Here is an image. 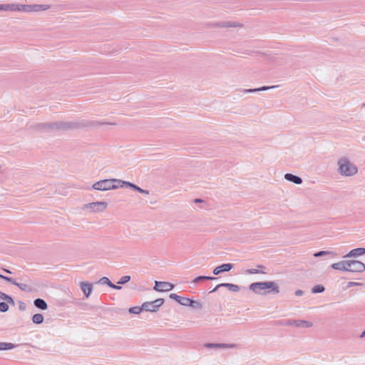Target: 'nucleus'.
<instances>
[{"mask_svg":"<svg viewBox=\"0 0 365 365\" xmlns=\"http://www.w3.org/2000/svg\"><path fill=\"white\" fill-rule=\"evenodd\" d=\"M86 126H88V123L85 121H56L36 123L31 128L38 133H50L61 130H76Z\"/></svg>","mask_w":365,"mask_h":365,"instance_id":"f257e3e1","label":"nucleus"},{"mask_svg":"<svg viewBox=\"0 0 365 365\" xmlns=\"http://www.w3.org/2000/svg\"><path fill=\"white\" fill-rule=\"evenodd\" d=\"M48 4H0V10L4 11H23L26 13L38 12L50 9Z\"/></svg>","mask_w":365,"mask_h":365,"instance_id":"f03ea898","label":"nucleus"},{"mask_svg":"<svg viewBox=\"0 0 365 365\" xmlns=\"http://www.w3.org/2000/svg\"><path fill=\"white\" fill-rule=\"evenodd\" d=\"M337 173L343 177H352L358 173V168L347 157H341L337 160Z\"/></svg>","mask_w":365,"mask_h":365,"instance_id":"7ed1b4c3","label":"nucleus"},{"mask_svg":"<svg viewBox=\"0 0 365 365\" xmlns=\"http://www.w3.org/2000/svg\"><path fill=\"white\" fill-rule=\"evenodd\" d=\"M249 288L258 294H267L271 292L275 294L279 292V286L274 282H253L250 285Z\"/></svg>","mask_w":365,"mask_h":365,"instance_id":"20e7f679","label":"nucleus"},{"mask_svg":"<svg viewBox=\"0 0 365 365\" xmlns=\"http://www.w3.org/2000/svg\"><path fill=\"white\" fill-rule=\"evenodd\" d=\"M108 208V203L103 201L90 202L83 205V209L90 212H103Z\"/></svg>","mask_w":365,"mask_h":365,"instance_id":"39448f33","label":"nucleus"},{"mask_svg":"<svg viewBox=\"0 0 365 365\" xmlns=\"http://www.w3.org/2000/svg\"><path fill=\"white\" fill-rule=\"evenodd\" d=\"M117 181L111 180V179H105L95 182L92 185V188L96 190L107 191L115 187L113 183Z\"/></svg>","mask_w":365,"mask_h":365,"instance_id":"423d86ee","label":"nucleus"},{"mask_svg":"<svg viewBox=\"0 0 365 365\" xmlns=\"http://www.w3.org/2000/svg\"><path fill=\"white\" fill-rule=\"evenodd\" d=\"M347 270L351 272H362L365 270V264L358 260H347Z\"/></svg>","mask_w":365,"mask_h":365,"instance_id":"0eeeda50","label":"nucleus"},{"mask_svg":"<svg viewBox=\"0 0 365 365\" xmlns=\"http://www.w3.org/2000/svg\"><path fill=\"white\" fill-rule=\"evenodd\" d=\"M164 303V299L162 298L157 299L153 302H144L143 305V309L147 312H155L158 311V308L161 307Z\"/></svg>","mask_w":365,"mask_h":365,"instance_id":"6e6552de","label":"nucleus"},{"mask_svg":"<svg viewBox=\"0 0 365 365\" xmlns=\"http://www.w3.org/2000/svg\"><path fill=\"white\" fill-rule=\"evenodd\" d=\"M174 288V284L168 282H155L153 289L157 292H168Z\"/></svg>","mask_w":365,"mask_h":365,"instance_id":"1a4fd4ad","label":"nucleus"},{"mask_svg":"<svg viewBox=\"0 0 365 365\" xmlns=\"http://www.w3.org/2000/svg\"><path fill=\"white\" fill-rule=\"evenodd\" d=\"M204 347L207 349H234L237 346L236 344H223V343H206Z\"/></svg>","mask_w":365,"mask_h":365,"instance_id":"9d476101","label":"nucleus"},{"mask_svg":"<svg viewBox=\"0 0 365 365\" xmlns=\"http://www.w3.org/2000/svg\"><path fill=\"white\" fill-rule=\"evenodd\" d=\"M288 326H293L295 327L309 328L313 326V323L306 320H294L289 319L286 323Z\"/></svg>","mask_w":365,"mask_h":365,"instance_id":"9b49d317","label":"nucleus"},{"mask_svg":"<svg viewBox=\"0 0 365 365\" xmlns=\"http://www.w3.org/2000/svg\"><path fill=\"white\" fill-rule=\"evenodd\" d=\"M233 267L234 265L230 263L222 264L213 269V274L215 275H218L222 272H229L233 268Z\"/></svg>","mask_w":365,"mask_h":365,"instance_id":"f8f14e48","label":"nucleus"},{"mask_svg":"<svg viewBox=\"0 0 365 365\" xmlns=\"http://www.w3.org/2000/svg\"><path fill=\"white\" fill-rule=\"evenodd\" d=\"M221 287H226L230 291L233 292H237L240 289V287L237 284H230V283H222V284L217 285L210 292H215L218 288H220Z\"/></svg>","mask_w":365,"mask_h":365,"instance_id":"ddd939ff","label":"nucleus"},{"mask_svg":"<svg viewBox=\"0 0 365 365\" xmlns=\"http://www.w3.org/2000/svg\"><path fill=\"white\" fill-rule=\"evenodd\" d=\"M365 255V248L359 247L351 250L348 254L344 256V258L356 257Z\"/></svg>","mask_w":365,"mask_h":365,"instance_id":"4468645a","label":"nucleus"},{"mask_svg":"<svg viewBox=\"0 0 365 365\" xmlns=\"http://www.w3.org/2000/svg\"><path fill=\"white\" fill-rule=\"evenodd\" d=\"M278 87H279L278 85L272 86H262V87L257 88L244 89L242 91V92L244 93H257L259 91H267V90L278 88Z\"/></svg>","mask_w":365,"mask_h":365,"instance_id":"2eb2a0df","label":"nucleus"},{"mask_svg":"<svg viewBox=\"0 0 365 365\" xmlns=\"http://www.w3.org/2000/svg\"><path fill=\"white\" fill-rule=\"evenodd\" d=\"M284 179L296 185H300L302 183V179L300 177L292 173H286L284 175Z\"/></svg>","mask_w":365,"mask_h":365,"instance_id":"dca6fc26","label":"nucleus"},{"mask_svg":"<svg viewBox=\"0 0 365 365\" xmlns=\"http://www.w3.org/2000/svg\"><path fill=\"white\" fill-rule=\"evenodd\" d=\"M81 289L84 293L86 297H88L92 292V285L91 284L87 282H82L80 283Z\"/></svg>","mask_w":365,"mask_h":365,"instance_id":"f3484780","label":"nucleus"},{"mask_svg":"<svg viewBox=\"0 0 365 365\" xmlns=\"http://www.w3.org/2000/svg\"><path fill=\"white\" fill-rule=\"evenodd\" d=\"M347 260L341 261L334 263L331 265V268L336 270L346 272Z\"/></svg>","mask_w":365,"mask_h":365,"instance_id":"a211bd4d","label":"nucleus"},{"mask_svg":"<svg viewBox=\"0 0 365 365\" xmlns=\"http://www.w3.org/2000/svg\"><path fill=\"white\" fill-rule=\"evenodd\" d=\"M170 298L175 300L179 304H180L181 305H183V306L187 305V304L188 302V299H189V298L182 297L178 296V294H174V293H172L170 294Z\"/></svg>","mask_w":365,"mask_h":365,"instance_id":"6ab92c4d","label":"nucleus"},{"mask_svg":"<svg viewBox=\"0 0 365 365\" xmlns=\"http://www.w3.org/2000/svg\"><path fill=\"white\" fill-rule=\"evenodd\" d=\"M34 306L39 309H41V310H46L48 308V304L46 302V301L43 299H40V298H38V299H36L34 301Z\"/></svg>","mask_w":365,"mask_h":365,"instance_id":"aec40b11","label":"nucleus"},{"mask_svg":"<svg viewBox=\"0 0 365 365\" xmlns=\"http://www.w3.org/2000/svg\"><path fill=\"white\" fill-rule=\"evenodd\" d=\"M215 26L220 28H229L240 26V25L232 21H223L216 24Z\"/></svg>","mask_w":365,"mask_h":365,"instance_id":"412c9836","label":"nucleus"},{"mask_svg":"<svg viewBox=\"0 0 365 365\" xmlns=\"http://www.w3.org/2000/svg\"><path fill=\"white\" fill-rule=\"evenodd\" d=\"M127 187L132 188L134 190L138 191L142 194L148 195L150 193L149 190H143V189L140 188V187L137 186L136 185H135L132 182H130L128 183H127Z\"/></svg>","mask_w":365,"mask_h":365,"instance_id":"4be33fe9","label":"nucleus"},{"mask_svg":"<svg viewBox=\"0 0 365 365\" xmlns=\"http://www.w3.org/2000/svg\"><path fill=\"white\" fill-rule=\"evenodd\" d=\"M11 284L17 286L21 290L24 292H31L32 289L29 285L24 283H18L15 279L14 282Z\"/></svg>","mask_w":365,"mask_h":365,"instance_id":"5701e85b","label":"nucleus"},{"mask_svg":"<svg viewBox=\"0 0 365 365\" xmlns=\"http://www.w3.org/2000/svg\"><path fill=\"white\" fill-rule=\"evenodd\" d=\"M111 180L117 181V182L113 183V185H115V187L112 188V190H115L118 187H123L124 186L127 187V183L129 182L127 181H124V180H118V179H114V178L111 179Z\"/></svg>","mask_w":365,"mask_h":365,"instance_id":"b1692460","label":"nucleus"},{"mask_svg":"<svg viewBox=\"0 0 365 365\" xmlns=\"http://www.w3.org/2000/svg\"><path fill=\"white\" fill-rule=\"evenodd\" d=\"M217 278L214 277H209V276H199L196 278H195L193 280H192V283H198V282H201L202 281H205V280H214V279H216Z\"/></svg>","mask_w":365,"mask_h":365,"instance_id":"393cba45","label":"nucleus"},{"mask_svg":"<svg viewBox=\"0 0 365 365\" xmlns=\"http://www.w3.org/2000/svg\"><path fill=\"white\" fill-rule=\"evenodd\" d=\"M32 322L34 324H41L43 322V316L41 314H35L32 317Z\"/></svg>","mask_w":365,"mask_h":365,"instance_id":"a878e982","label":"nucleus"},{"mask_svg":"<svg viewBox=\"0 0 365 365\" xmlns=\"http://www.w3.org/2000/svg\"><path fill=\"white\" fill-rule=\"evenodd\" d=\"M0 299L6 302V303L14 305V301L13 298L5 293L0 292Z\"/></svg>","mask_w":365,"mask_h":365,"instance_id":"bb28decb","label":"nucleus"},{"mask_svg":"<svg viewBox=\"0 0 365 365\" xmlns=\"http://www.w3.org/2000/svg\"><path fill=\"white\" fill-rule=\"evenodd\" d=\"M15 347V345L12 343L0 342V350H9L12 349Z\"/></svg>","mask_w":365,"mask_h":365,"instance_id":"cd10ccee","label":"nucleus"},{"mask_svg":"<svg viewBox=\"0 0 365 365\" xmlns=\"http://www.w3.org/2000/svg\"><path fill=\"white\" fill-rule=\"evenodd\" d=\"M186 307H191L193 308L200 309V308H202V304L197 301H195V300L189 299Z\"/></svg>","mask_w":365,"mask_h":365,"instance_id":"c85d7f7f","label":"nucleus"},{"mask_svg":"<svg viewBox=\"0 0 365 365\" xmlns=\"http://www.w3.org/2000/svg\"><path fill=\"white\" fill-rule=\"evenodd\" d=\"M328 255H331L333 256L336 255L335 253H334L333 252H329V251H319V252H315L313 255L314 257H320L326 256Z\"/></svg>","mask_w":365,"mask_h":365,"instance_id":"c756f323","label":"nucleus"},{"mask_svg":"<svg viewBox=\"0 0 365 365\" xmlns=\"http://www.w3.org/2000/svg\"><path fill=\"white\" fill-rule=\"evenodd\" d=\"M324 287L322 284H317L312 287V292L313 293H322L324 291Z\"/></svg>","mask_w":365,"mask_h":365,"instance_id":"7c9ffc66","label":"nucleus"},{"mask_svg":"<svg viewBox=\"0 0 365 365\" xmlns=\"http://www.w3.org/2000/svg\"><path fill=\"white\" fill-rule=\"evenodd\" d=\"M98 283L101 284H107L108 286L110 287L111 284H112V282L110 281V279L106 277H101Z\"/></svg>","mask_w":365,"mask_h":365,"instance_id":"2f4dec72","label":"nucleus"},{"mask_svg":"<svg viewBox=\"0 0 365 365\" xmlns=\"http://www.w3.org/2000/svg\"><path fill=\"white\" fill-rule=\"evenodd\" d=\"M143 305L141 307H133L129 309V312L131 314H140L142 311Z\"/></svg>","mask_w":365,"mask_h":365,"instance_id":"473e14b6","label":"nucleus"},{"mask_svg":"<svg viewBox=\"0 0 365 365\" xmlns=\"http://www.w3.org/2000/svg\"><path fill=\"white\" fill-rule=\"evenodd\" d=\"M130 280V277L128 275H125L122 277L120 280L117 282L118 284H124L128 282Z\"/></svg>","mask_w":365,"mask_h":365,"instance_id":"72a5a7b5","label":"nucleus"},{"mask_svg":"<svg viewBox=\"0 0 365 365\" xmlns=\"http://www.w3.org/2000/svg\"><path fill=\"white\" fill-rule=\"evenodd\" d=\"M9 310V305L6 302H0V312H6Z\"/></svg>","mask_w":365,"mask_h":365,"instance_id":"f704fd0d","label":"nucleus"},{"mask_svg":"<svg viewBox=\"0 0 365 365\" xmlns=\"http://www.w3.org/2000/svg\"><path fill=\"white\" fill-rule=\"evenodd\" d=\"M246 272L247 274H258V273L265 274L266 273L265 272H264L262 270L257 269H247L246 271Z\"/></svg>","mask_w":365,"mask_h":365,"instance_id":"c9c22d12","label":"nucleus"},{"mask_svg":"<svg viewBox=\"0 0 365 365\" xmlns=\"http://www.w3.org/2000/svg\"><path fill=\"white\" fill-rule=\"evenodd\" d=\"M363 285H364V284H362V283L355 282H349L347 283L346 287H347L348 288H349V287H355V286H363Z\"/></svg>","mask_w":365,"mask_h":365,"instance_id":"e433bc0d","label":"nucleus"},{"mask_svg":"<svg viewBox=\"0 0 365 365\" xmlns=\"http://www.w3.org/2000/svg\"><path fill=\"white\" fill-rule=\"evenodd\" d=\"M0 278L10 282V283H14V279L11 278V277H6V276H4L2 274H0Z\"/></svg>","mask_w":365,"mask_h":365,"instance_id":"4c0bfd02","label":"nucleus"},{"mask_svg":"<svg viewBox=\"0 0 365 365\" xmlns=\"http://www.w3.org/2000/svg\"><path fill=\"white\" fill-rule=\"evenodd\" d=\"M26 308V304L24 302H19V309L21 311H24Z\"/></svg>","mask_w":365,"mask_h":365,"instance_id":"58836bf2","label":"nucleus"},{"mask_svg":"<svg viewBox=\"0 0 365 365\" xmlns=\"http://www.w3.org/2000/svg\"><path fill=\"white\" fill-rule=\"evenodd\" d=\"M303 294H304V292L301 289H298L295 292V295L298 296V297L302 296Z\"/></svg>","mask_w":365,"mask_h":365,"instance_id":"ea45409f","label":"nucleus"},{"mask_svg":"<svg viewBox=\"0 0 365 365\" xmlns=\"http://www.w3.org/2000/svg\"><path fill=\"white\" fill-rule=\"evenodd\" d=\"M110 287H111V288H113L114 289H118V290H119V289H120L122 288L120 286L115 285V284H114L113 283H112V284H111V286Z\"/></svg>","mask_w":365,"mask_h":365,"instance_id":"a19ab883","label":"nucleus"},{"mask_svg":"<svg viewBox=\"0 0 365 365\" xmlns=\"http://www.w3.org/2000/svg\"><path fill=\"white\" fill-rule=\"evenodd\" d=\"M361 338H365V329L361 332L360 335Z\"/></svg>","mask_w":365,"mask_h":365,"instance_id":"79ce46f5","label":"nucleus"},{"mask_svg":"<svg viewBox=\"0 0 365 365\" xmlns=\"http://www.w3.org/2000/svg\"><path fill=\"white\" fill-rule=\"evenodd\" d=\"M194 202H195V203H197V202H202V200H201V199H195Z\"/></svg>","mask_w":365,"mask_h":365,"instance_id":"37998d69","label":"nucleus"},{"mask_svg":"<svg viewBox=\"0 0 365 365\" xmlns=\"http://www.w3.org/2000/svg\"><path fill=\"white\" fill-rule=\"evenodd\" d=\"M3 270L6 272V273H9V274H11V272L9 269H3Z\"/></svg>","mask_w":365,"mask_h":365,"instance_id":"c03bdc74","label":"nucleus"},{"mask_svg":"<svg viewBox=\"0 0 365 365\" xmlns=\"http://www.w3.org/2000/svg\"><path fill=\"white\" fill-rule=\"evenodd\" d=\"M257 267H259V268H264V267L263 265H261V264H258Z\"/></svg>","mask_w":365,"mask_h":365,"instance_id":"a18cd8bd","label":"nucleus"},{"mask_svg":"<svg viewBox=\"0 0 365 365\" xmlns=\"http://www.w3.org/2000/svg\"><path fill=\"white\" fill-rule=\"evenodd\" d=\"M362 107H365V102L363 103Z\"/></svg>","mask_w":365,"mask_h":365,"instance_id":"49530a36","label":"nucleus"}]
</instances>
